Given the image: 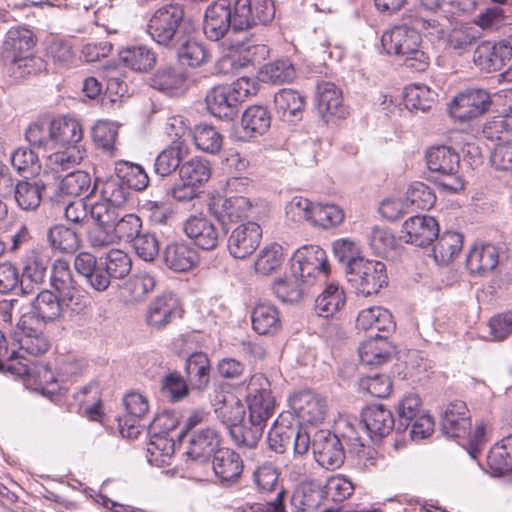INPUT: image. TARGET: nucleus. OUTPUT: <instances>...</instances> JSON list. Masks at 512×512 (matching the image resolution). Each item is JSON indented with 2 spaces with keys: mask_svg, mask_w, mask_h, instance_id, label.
<instances>
[{
  "mask_svg": "<svg viewBox=\"0 0 512 512\" xmlns=\"http://www.w3.org/2000/svg\"><path fill=\"white\" fill-rule=\"evenodd\" d=\"M381 44L387 54L402 58L403 65L413 71H424L429 65V57L420 47L421 35L407 25L386 30Z\"/></svg>",
  "mask_w": 512,
  "mask_h": 512,
  "instance_id": "obj_1",
  "label": "nucleus"
},
{
  "mask_svg": "<svg viewBox=\"0 0 512 512\" xmlns=\"http://www.w3.org/2000/svg\"><path fill=\"white\" fill-rule=\"evenodd\" d=\"M147 33L161 46L169 49L176 47L186 34L183 8L169 4L157 9L148 21Z\"/></svg>",
  "mask_w": 512,
  "mask_h": 512,
  "instance_id": "obj_2",
  "label": "nucleus"
},
{
  "mask_svg": "<svg viewBox=\"0 0 512 512\" xmlns=\"http://www.w3.org/2000/svg\"><path fill=\"white\" fill-rule=\"evenodd\" d=\"M426 162L433 173V181L443 190L457 193L464 188V180L459 175V156L450 147H431L426 153Z\"/></svg>",
  "mask_w": 512,
  "mask_h": 512,
  "instance_id": "obj_3",
  "label": "nucleus"
},
{
  "mask_svg": "<svg viewBox=\"0 0 512 512\" xmlns=\"http://www.w3.org/2000/svg\"><path fill=\"white\" fill-rule=\"evenodd\" d=\"M35 41L33 33L23 27H12L3 43L4 58L13 65V73L21 77L31 74L37 59L33 56Z\"/></svg>",
  "mask_w": 512,
  "mask_h": 512,
  "instance_id": "obj_4",
  "label": "nucleus"
},
{
  "mask_svg": "<svg viewBox=\"0 0 512 512\" xmlns=\"http://www.w3.org/2000/svg\"><path fill=\"white\" fill-rule=\"evenodd\" d=\"M328 272L326 253L319 246H303L291 258L292 276L307 288L324 280Z\"/></svg>",
  "mask_w": 512,
  "mask_h": 512,
  "instance_id": "obj_5",
  "label": "nucleus"
},
{
  "mask_svg": "<svg viewBox=\"0 0 512 512\" xmlns=\"http://www.w3.org/2000/svg\"><path fill=\"white\" fill-rule=\"evenodd\" d=\"M347 281L358 295L377 294L388 283L386 265L378 260L363 258L346 272Z\"/></svg>",
  "mask_w": 512,
  "mask_h": 512,
  "instance_id": "obj_6",
  "label": "nucleus"
},
{
  "mask_svg": "<svg viewBox=\"0 0 512 512\" xmlns=\"http://www.w3.org/2000/svg\"><path fill=\"white\" fill-rule=\"evenodd\" d=\"M50 282L55 291L63 296V301L70 303L71 314L79 315L87 310L89 300L75 281L66 260L57 259L52 264Z\"/></svg>",
  "mask_w": 512,
  "mask_h": 512,
  "instance_id": "obj_7",
  "label": "nucleus"
},
{
  "mask_svg": "<svg viewBox=\"0 0 512 512\" xmlns=\"http://www.w3.org/2000/svg\"><path fill=\"white\" fill-rule=\"evenodd\" d=\"M247 391L250 423L264 427L275 409V399L271 392L270 381L264 374L256 373L251 376Z\"/></svg>",
  "mask_w": 512,
  "mask_h": 512,
  "instance_id": "obj_8",
  "label": "nucleus"
},
{
  "mask_svg": "<svg viewBox=\"0 0 512 512\" xmlns=\"http://www.w3.org/2000/svg\"><path fill=\"white\" fill-rule=\"evenodd\" d=\"M232 33L270 22L275 15L271 0H236L233 6Z\"/></svg>",
  "mask_w": 512,
  "mask_h": 512,
  "instance_id": "obj_9",
  "label": "nucleus"
},
{
  "mask_svg": "<svg viewBox=\"0 0 512 512\" xmlns=\"http://www.w3.org/2000/svg\"><path fill=\"white\" fill-rule=\"evenodd\" d=\"M183 231L195 246L203 250L217 248L225 237L224 229L202 214L188 217L183 223Z\"/></svg>",
  "mask_w": 512,
  "mask_h": 512,
  "instance_id": "obj_10",
  "label": "nucleus"
},
{
  "mask_svg": "<svg viewBox=\"0 0 512 512\" xmlns=\"http://www.w3.org/2000/svg\"><path fill=\"white\" fill-rule=\"evenodd\" d=\"M51 264L49 252L44 247H33L22 258L21 291L29 294L34 287L42 285Z\"/></svg>",
  "mask_w": 512,
  "mask_h": 512,
  "instance_id": "obj_11",
  "label": "nucleus"
},
{
  "mask_svg": "<svg viewBox=\"0 0 512 512\" xmlns=\"http://www.w3.org/2000/svg\"><path fill=\"white\" fill-rule=\"evenodd\" d=\"M491 102V97L485 90L470 89L455 96L448 110L452 118L465 122L485 113Z\"/></svg>",
  "mask_w": 512,
  "mask_h": 512,
  "instance_id": "obj_12",
  "label": "nucleus"
},
{
  "mask_svg": "<svg viewBox=\"0 0 512 512\" xmlns=\"http://www.w3.org/2000/svg\"><path fill=\"white\" fill-rule=\"evenodd\" d=\"M293 443V450L296 455H303L310 447V435L306 431L296 427L285 425L278 420L268 432V445L276 453H283Z\"/></svg>",
  "mask_w": 512,
  "mask_h": 512,
  "instance_id": "obj_13",
  "label": "nucleus"
},
{
  "mask_svg": "<svg viewBox=\"0 0 512 512\" xmlns=\"http://www.w3.org/2000/svg\"><path fill=\"white\" fill-rule=\"evenodd\" d=\"M312 450L316 462L327 470L339 468L345 459L340 437L328 431H318L314 435Z\"/></svg>",
  "mask_w": 512,
  "mask_h": 512,
  "instance_id": "obj_14",
  "label": "nucleus"
},
{
  "mask_svg": "<svg viewBox=\"0 0 512 512\" xmlns=\"http://www.w3.org/2000/svg\"><path fill=\"white\" fill-rule=\"evenodd\" d=\"M290 407L301 423H322L328 412L327 400L312 391H300L289 399Z\"/></svg>",
  "mask_w": 512,
  "mask_h": 512,
  "instance_id": "obj_15",
  "label": "nucleus"
},
{
  "mask_svg": "<svg viewBox=\"0 0 512 512\" xmlns=\"http://www.w3.org/2000/svg\"><path fill=\"white\" fill-rule=\"evenodd\" d=\"M125 413L119 418L120 433L123 437L134 439L141 432V422L149 412L147 398L137 392H130L123 398Z\"/></svg>",
  "mask_w": 512,
  "mask_h": 512,
  "instance_id": "obj_16",
  "label": "nucleus"
},
{
  "mask_svg": "<svg viewBox=\"0 0 512 512\" xmlns=\"http://www.w3.org/2000/svg\"><path fill=\"white\" fill-rule=\"evenodd\" d=\"M233 10L229 0H217L211 4L205 12L203 31L207 38L218 41L229 33H232Z\"/></svg>",
  "mask_w": 512,
  "mask_h": 512,
  "instance_id": "obj_17",
  "label": "nucleus"
},
{
  "mask_svg": "<svg viewBox=\"0 0 512 512\" xmlns=\"http://www.w3.org/2000/svg\"><path fill=\"white\" fill-rule=\"evenodd\" d=\"M262 229L256 222H246L234 228L228 238V250L237 259L252 254L260 244Z\"/></svg>",
  "mask_w": 512,
  "mask_h": 512,
  "instance_id": "obj_18",
  "label": "nucleus"
},
{
  "mask_svg": "<svg viewBox=\"0 0 512 512\" xmlns=\"http://www.w3.org/2000/svg\"><path fill=\"white\" fill-rule=\"evenodd\" d=\"M181 306L178 298L172 294H163L156 297L147 307L145 321L155 330L167 327L175 318L181 317Z\"/></svg>",
  "mask_w": 512,
  "mask_h": 512,
  "instance_id": "obj_19",
  "label": "nucleus"
},
{
  "mask_svg": "<svg viewBox=\"0 0 512 512\" xmlns=\"http://www.w3.org/2000/svg\"><path fill=\"white\" fill-rule=\"evenodd\" d=\"M512 57V46L506 40L484 41L474 51V63L487 72L501 70Z\"/></svg>",
  "mask_w": 512,
  "mask_h": 512,
  "instance_id": "obj_20",
  "label": "nucleus"
},
{
  "mask_svg": "<svg viewBox=\"0 0 512 512\" xmlns=\"http://www.w3.org/2000/svg\"><path fill=\"white\" fill-rule=\"evenodd\" d=\"M402 238L406 243L425 247L430 245L439 234V225L435 218L428 215H416L402 225Z\"/></svg>",
  "mask_w": 512,
  "mask_h": 512,
  "instance_id": "obj_21",
  "label": "nucleus"
},
{
  "mask_svg": "<svg viewBox=\"0 0 512 512\" xmlns=\"http://www.w3.org/2000/svg\"><path fill=\"white\" fill-rule=\"evenodd\" d=\"M292 512H334L324 502L322 488L313 482L299 485L290 498Z\"/></svg>",
  "mask_w": 512,
  "mask_h": 512,
  "instance_id": "obj_22",
  "label": "nucleus"
},
{
  "mask_svg": "<svg viewBox=\"0 0 512 512\" xmlns=\"http://www.w3.org/2000/svg\"><path fill=\"white\" fill-rule=\"evenodd\" d=\"M211 404L217 418L228 427L241 424L244 419L245 406L231 391L223 389L215 390Z\"/></svg>",
  "mask_w": 512,
  "mask_h": 512,
  "instance_id": "obj_23",
  "label": "nucleus"
},
{
  "mask_svg": "<svg viewBox=\"0 0 512 512\" xmlns=\"http://www.w3.org/2000/svg\"><path fill=\"white\" fill-rule=\"evenodd\" d=\"M66 312H70V303L46 289L39 292L31 304V313L44 322L59 320Z\"/></svg>",
  "mask_w": 512,
  "mask_h": 512,
  "instance_id": "obj_24",
  "label": "nucleus"
},
{
  "mask_svg": "<svg viewBox=\"0 0 512 512\" xmlns=\"http://www.w3.org/2000/svg\"><path fill=\"white\" fill-rule=\"evenodd\" d=\"M362 422L369 438L373 440L388 435L395 423L392 412L383 405H371L364 409Z\"/></svg>",
  "mask_w": 512,
  "mask_h": 512,
  "instance_id": "obj_25",
  "label": "nucleus"
},
{
  "mask_svg": "<svg viewBox=\"0 0 512 512\" xmlns=\"http://www.w3.org/2000/svg\"><path fill=\"white\" fill-rule=\"evenodd\" d=\"M442 430L449 437H463L471 426L465 402L456 400L447 405L442 415Z\"/></svg>",
  "mask_w": 512,
  "mask_h": 512,
  "instance_id": "obj_26",
  "label": "nucleus"
},
{
  "mask_svg": "<svg viewBox=\"0 0 512 512\" xmlns=\"http://www.w3.org/2000/svg\"><path fill=\"white\" fill-rule=\"evenodd\" d=\"M317 109L323 118L344 117L346 109L343 105L342 91L331 82H321L317 85Z\"/></svg>",
  "mask_w": 512,
  "mask_h": 512,
  "instance_id": "obj_27",
  "label": "nucleus"
},
{
  "mask_svg": "<svg viewBox=\"0 0 512 512\" xmlns=\"http://www.w3.org/2000/svg\"><path fill=\"white\" fill-rule=\"evenodd\" d=\"M219 435L213 428H205L192 434L185 451L188 459L199 463L206 462L219 446Z\"/></svg>",
  "mask_w": 512,
  "mask_h": 512,
  "instance_id": "obj_28",
  "label": "nucleus"
},
{
  "mask_svg": "<svg viewBox=\"0 0 512 512\" xmlns=\"http://www.w3.org/2000/svg\"><path fill=\"white\" fill-rule=\"evenodd\" d=\"M215 475L223 483L236 482L243 471V461L239 454L228 448L218 449L212 461Z\"/></svg>",
  "mask_w": 512,
  "mask_h": 512,
  "instance_id": "obj_29",
  "label": "nucleus"
},
{
  "mask_svg": "<svg viewBox=\"0 0 512 512\" xmlns=\"http://www.w3.org/2000/svg\"><path fill=\"white\" fill-rule=\"evenodd\" d=\"M275 111L285 122L295 123L302 117L305 97L292 89H281L274 96Z\"/></svg>",
  "mask_w": 512,
  "mask_h": 512,
  "instance_id": "obj_30",
  "label": "nucleus"
},
{
  "mask_svg": "<svg viewBox=\"0 0 512 512\" xmlns=\"http://www.w3.org/2000/svg\"><path fill=\"white\" fill-rule=\"evenodd\" d=\"M499 262V252L491 244H475L466 258V265L472 274L484 275L493 271Z\"/></svg>",
  "mask_w": 512,
  "mask_h": 512,
  "instance_id": "obj_31",
  "label": "nucleus"
},
{
  "mask_svg": "<svg viewBox=\"0 0 512 512\" xmlns=\"http://www.w3.org/2000/svg\"><path fill=\"white\" fill-rule=\"evenodd\" d=\"M50 137L54 145H73L83 138V128L79 120L73 117H59L50 124Z\"/></svg>",
  "mask_w": 512,
  "mask_h": 512,
  "instance_id": "obj_32",
  "label": "nucleus"
},
{
  "mask_svg": "<svg viewBox=\"0 0 512 512\" xmlns=\"http://www.w3.org/2000/svg\"><path fill=\"white\" fill-rule=\"evenodd\" d=\"M165 265L175 272L192 269L198 262L197 251L186 243H171L163 253Z\"/></svg>",
  "mask_w": 512,
  "mask_h": 512,
  "instance_id": "obj_33",
  "label": "nucleus"
},
{
  "mask_svg": "<svg viewBox=\"0 0 512 512\" xmlns=\"http://www.w3.org/2000/svg\"><path fill=\"white\" fill-rule=\"evenodd\" d=\"M234 34V37L230 35L231 46L239 50L247 66L261 63L269 56L270 50L268 46L259 39L248 36L244 31Z\"/></svg>",
  "mask_w": 512,
  "mask_h": 512,
  "instance_id": "obj_34",
  "label": "nucleus"
},
{
  "mask_svg": "<svg viewBox=\"0 0 512 512\" xmlns=\"http://www.w3.org/2000/svg\"><path fill=\"white\" fill-rule=\"evenodd\" d=\"M45 188V184L40 180H21L13 183L12 195L20 209L34 211L41 204Z\"/></svg>",
  "mask_w": 512,
  "mask_h": 512,
  "instance_id": "obj_35",
  "label": "nucleus"
},
{
  "mask_svg": "<svg viewBox=\"0 0 512 512\" xmlns=\"http://www.w3.org/2000/svg\"><path fill=\"white\" fill-rule=\"evenodd\" d=\"M393 348L387 341L386 336L376 334L364 341L359 349V357L367 366H379L386 363L392 354Z\"/></svg>",
  "mask_w": 512,
  "mask_h": 512,
  "instance_id": "obj_36",
  "label": "nucleus"
},
{
  "mask_svg": "<svg viewBox=\"0 0 512 512\" xmlns=\"http://www.w3.org/2000/svg\"><path fill=\"white\" fill-rule=\"evenodd\" d=\"M432 255L436 263L445 265L452 262L462 251L463 235L456 231H445L436 238Z\"/></svg>",
  "mask_w": 512,
  "mask_h": 512,
  "instance_id": "obj_37",
  "label": "nucleus"
},
{
  "mask_svg": "<svg viewBox=\"0 0 512 512\" xmlns=\"http://www.w3.org/2000/svg\"><path fill=\"white\" fill-rule=\"evenodd\" d=\"M251 320L254 331L260 335H273L281 329L282 325L278 309L267 303L254 307Z\"/></svg>",
  "mask_w": 512,
  "mask_h": 512,
  "instance_id": "obj_38",
  "label": "nucleus"
},
{
  "mask_svg": "<svg viewBox=\"0 0 512 512\" xmlns=\"http://www.w3.org/2000/svg\"><path fill=\"white\" fill-rule=\"evenodd\" d=\"M188 146L185 141L172 142L156 157L154 162V171L157 175L165 177L173 173L177 168L180 169V162L188 154Z\"/></svg>",
  "mask_w": 512,
  "mask_h": 512,
  "instance_id": "obj_39",
  "label": "nucleus"
},
{
  "mask_svg": "<svg viewBox=\"0 0 512 512\" xmlns=\"http://www.w3.org/2000/svg\"><path fill=\"white\" fill-rule=\"evenodd\" d=\"M206 104L210 113L220 119H232L237 114L238 105L226 86L213 87L206 95Z\"/></svg>",
  "mask_w": 512,
  "mask_h": 512,
  "instance_id": "obj_40",
  "label": "nucleus"
},
{
  "mask_svg": "<svg viewBox=\"0 0 512 512\" xmlns=\"http://www.w3.org/2000/svg\"><path fill=\"white\" fill-rule=\"evenodd\" d=\"M357 326L363 330H377L378 332H391L395 323L391 313L380 306L363 309L357 318Z\"/></svg>",
  "mask_w": 512,
  "mask_h": 512,
  "instance_id": "obj_41",
  "label": "nucleus"
},
{
  "mask_svg": "<svg viewBox=\"0 0 512 512\" xmlns=\"http://www.w3.org/2000/svg\"><path fill=\"white\" fill-rule=\"evenodd\" d=\"M345 301L344 290L338 284L331 283L316 298L315 311L317 315L328 318L341 310Z\"/></svg>",
  "mask_w": 512,
  "mask_h": 512,
  "instance_id": "obj_42",
  "label": "nucleus"
},
{
  "mask_svg": "<svg viewBox=\"0 0 512 512\" xmlns=\"http://www.w3.org/2000/svg\"><path fill=\"white\" fill-rule=\"evenodd\" d=\"M120 61L134 71H148L156 63L154 51L144 45L131 46L119 52Z\"/></svg>",
  "mask_w": 512,
  "mask_h": 512,
  "instance_id": "obj_43",
  "label": "nucleus"
},
{
  "mask_svg": "<svg viewBox=\"0 0 512 512\" xmlns=\"http://www.w3.org/2000/svg\"><path fill=\"white\" fill-rule=\"evenodd\" d=\"M487 463L496 476L512 471V436L502 439L491 448Z\"/></svg>",
  "mask_w": 512,
  "mask_h": 512,
  "instance_id": "obj_44",
  "label": "nucleus"
},
{
  "mask_svg": "<svg viewBox=\"0 0 512 512\" xmlns=\"http://www.w3.org/2000/svg\"><path fill=\"white\" fill-rule=\"evenodd\" d=\"M119 125L109 120H99L92 127L91 134L95 145L109 156L117 155L115 146L118 137Z\"/></svg>",
  "mask_w": 512,
  "mask_h": 512,
  "instance_id": "obj_45",
  "label": "nucleus"
},
{
  "mask_svg": "<svg viewBox=\"0 0 512 512\" xmlns=\"http://www.w3.org/2000/svg\"><path fill=\"white\" fill-rule=\"evenodd\" d=\"M175 451L172 437L162 434H153L147 447V459L150 464L161 467L170 464Z\"/></svg>",
  "mask_w": 512,
  "mask_h": 512,
  "instance_id": "obj_46",
  "label": "nucleus"
},
{
  "mask_svg": "<svg viewBox=\"0 0 512 512\" xmlns=\"http://www.w3.org/2000/svg\"><path fill=\"white\" fill-rule=\"evenodd\" d=\"M437 98V93L423 84H414L405 88L404 103L410 111H428Z\"/></svg>",
  "mask_w": 512,
  "mask_h": 512,
  "instance_id": "obj_47",
  "label": "nucleus"
},
{
  "mask_svg": "<svg viewBox=\"0 0 512 512\" xmlns=\"http://www.w3.org/2000/svg\"><path fill=\"white\" fill-rule=\"evenodd\" d=\"M179 176L185 185H201L211 176L209 162L200 157L191 158L181 164Z\"/></svg>",
  "mask_w": 512,
  "mask_h": 512,
  "instance_id": "obj_48",
  "label": "nucleus"
},
{
  "mask_svg": "<svg viewBox=\"0 0 512 512\" xmlns=\"http://www.w3.org/2000/svg\"><path fill=\"white\" fill-rule=\"evenodd\" d=\"M185 370L194 388L204 389L209 383L210 361L202 352L193 353L186 361Z\"/></svg>",
  "mask_w": 512,
  "mask_h": 512,
  "instance_id": "obj_49",
  "label": "nucleus"
},
{
  "mask_svg": "<svg viewBox=\"0 0 512 512\" xmlns=\"http://www.w3.org/2000/svg\"><path fill=\"white\" fill-rule=\"evenodd\" d=\"M283 261V247L278 243H271L260 250L254 268L258 274L266 276L277 271Z\"/></svg>",
  "mask_w": 512,
  "mask_h": 512,
  "instance_id": "obj_50",
  "label": "nucleus"
},
{
  "mask_svg": "<svg viewBox=\"0 0 512 512\" xmlns=\"http://www.w3.org/2000/svg\"><path fill=\"white\" fill-rule=\"evenodd\" d=\"M171 49L177 51V56L181 63L190 67H199L209 59V53L206 48L201 43L187 38L186 34L182 37L181 43Z\"/></svg>",
  "mask_w": 512,
  "mask_h": 512,
  "instance_id": "obj_51",
  "label": "nucleus"
},
{
  "mask_svg": "<svg viewBox=\"0 0 512 512\" xmlns=\"http://www.w3.org/2000/svg\"><path fill=\"white\" fill-rule=\"evenodd\" d=\"M115 173L121 181L135 191H142L148 186V175L143 167L138 164L124 160L117 161L115 163Z\"/></svg>",
  "mask_w": 512,
  "mask_h": 512,
  "instance_id": "obj_52",
  "label": "nucleus"
},
{
  "mask_svg": "<svg viewBox=\"0 0 512 512\" xmlns=\"http://www.w3.org/2000/svg\"><path fill=\"white\" fill-rule=\"evenodd\" d=\"M252 208L251 201L244 196H231L221 200L215 214L222 221H237L246 217Z\"/></svg>",
  "mask_w": 512,
  "mask_h": 512,
  "instance_id": "obj_53",
  "label": "nucleus"
},
{
  "mask_svg": "<svg viewBox=\"0 0 512 512\" xmlns=\"http://www.w3.org/2000/svg\"><path fill=\"white\" fill-rule=\"evenodd\" d=\"M47 240L53 249L61 252L72 253L80 247L78 234L64 226L56 225L48 230Z\"/></svg>",
  "mask_w": 512,
  "mask_h": 512,
  "instance_id": "obj_54",
  "label": "nucleus"
},
{
  "mask_svg": "<svg viewBox=\"0 0 512 512\" xmlns=\"http://www.w3.org/2000/svg\"><path fill=\"white\" fill-rule=\"evenodd\" d=\"M193 140L199 150L209 154L218 153L223 145L222 135L215 127L207 124L195 126Z\"/></svg>",
  "mask_w": 512,
  "mask_h": 512,
  "instance_id": "obj_55",
  "label": "nucleus"
},
{
  "mask_svg": "<svg viewBox=\"0 0 512 512\" xmlns=\"http://www.w3.org/2000/svg\"><path fill=\"white\" fill-rule=\"evenodd\" d=\"M263 82L283 84L296 77L294 66L287 60H277L261 67L259 71Z\"/></svg>",
  "mask_w": 512,
  "mask_h": 512,
  "instance_id": "obj_56",
  "label": "nucleus"
},
{
  "mask_svg": "<svg viewBox=\"0 0 512 512\" xmlns=\"http://www.w3.org/2000/svg\"><path fill=\"white\" fill-rule=\"evenodd\" d=\"M311 225L323 229L339 226L345 218L342 208L335 204L315 203Z\"/></svg>",
  "mask_w": 512,
  "mask_h": 512,
  "instance_id": "obj_57",
  "label": "nucleus"
},
{
  "mask_svg": "<svg viewBox=\"0 0 512 512\" xmlns=\"http://www.w3.org/2000/svg\"><path fill=\"white\" fill-rule=\"evenodd\" d=\"M406 205L409 211L428 210L436 202V196L432 189L422 182L412 183L406 192Z\"/></svg>",
  "mask_w": 512,
  "mask_h": 512,
  "instance_id": "obj_58",
  "label": "nucleus"
},
{
  "mask_svg": "<svg viewBox=\"0 0 512 512\" xmlns=\"http://www.w3.org/2000/svg\"><path fill=\"white\" fill-rule=\"evenodd\" d=\"M270 115L262 106H251L245 110L242 116V127L247 134H263L270 127Z\"/></svg>",
  "mask_w": 512,
  "mask_h": 512,
  "instance_id": "obj_59",
  "label": "nucleus"
},
{
  "mask_svg": "<svg viewBox=\"0 0 512 512\" xmlns=\"http://www.w3.org/2000/svg\"><path fill=\"white\" fill-rule=\"evenodd\" d=\"M324 502L341 503L354 492V485L346 476L338 474L328 478L324 488Z\"/></svg>",
  "mask_w": 512,
  "mask_h": 512,
  "instance_id": "obj_60",
  "label": "nucleus"
},
{
  "mask_svg": "<svg viewBox=\"0 0 512 512\" xmlns=\"http://www.w3.org/2000/svg\"><path fill=\"white\" fill-rule=\"evenodd\" d=\"M496 141L490 156L492 165L498 170H512V137L500 132Z\"/></svg>",
  "mask_w": 512,
  "mask_h": 512,
  "instance_id": "obj_61",
  "label": "nucleus"
},
{
  "mask_svg": "<svg viewBox=\"0 0 512 512\" xmlns=\"http://www.w3.org/2000/svg\"><path fill=\"white\" fill-rule=\"evenodd\" d=\"M332 249L337 260L345 265V272L351 269L354 263H358V260L365 258L359 244L349 238L334 241Z\"/></svg>",
  "mask_w": 512,
  "mask_h": 512,
  "instance_id": "obj_62",
  "label": "nucleus"
},
{
  "mask_svg": "<svg viewBox=\"0 0 512 512\" xmlns=\"http://www.w3.org/2000/svg\"><path fill=\"white\" fill-rule=\"evenodd\" d=\"M91 177L85 171H74L67 174L61 181L59 189L61 194L79 197L89 192Z\"/></svg>",
  "mask_w": 512,
  "mask_h": 512,
  "instance_id": "obj_63",
  "label": "nucleus"
},
{
  "mask_svg": "<svg viewBox=\"0 0 512 512\" xmlns=\"http://www.w3.org/2000/svg\"><path fill=\"white\" fill-rule=\"evenodd\" d=\"M279 473L271 463H263L255 468L252 473V482L260 493H270L276 489Z\"/></svg>",
  "mask_w": 512,
  "mask_h": 512,
  "instance_id": "obj_64",
  "label": "nucleus"
}]
</instances>
